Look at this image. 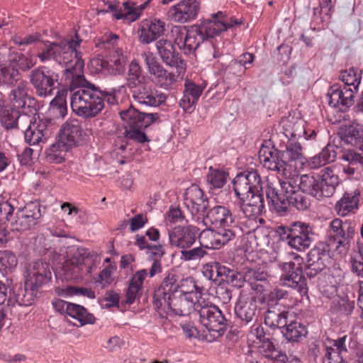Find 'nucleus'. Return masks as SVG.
Instances as JSON below:
<instances>
[{
  "label": "nucleus",
  "instance_id": "f257e3e1",
  "mask_svg": "<svg viewBox=\"0 0 363 363\" xmlns=\"http://www.w3.org/2000/svg\"><path fill=\"white\" fill-rule=\"evenodd\" d=\"M280 189L268 184L266 196L272 210L280 216L285 215L291 206L298 211H306L311 206V199L301 185V177H288L279 179Z\"/></svg>",
  "mask_w": 363,
  "mask_h": 363
},
{
  "label": "nucleus",
  "instance_id": "f03ea898",
  "mask_svg": "<svg viewBox=\"0 0 363 363\" xmlns=\"http://www.w3.org/2000/svg\"><path fill=\"white\" fill-rule=\"evenodd\" d=\"M50 279L48 263L38 260L30 264L27 269L24 287H19L13 292L15 303L19 306L32 305L39 289Z\"/></svg>",
  "mask_w": 363,
  "mask_h": 363
},
{
  "label": "nucleus",
  "instance_id": "7ed1b4c3",
  "mask_svg": "<svg viewBox=\"0 0 363 363\" xmlns=\"http://www.w3.org/2000/svg\"><path fill=\"white\" fill-rule=\"evenodd\" d=\"M121 120L125 123V138L140 144L149 143L150 140L143 131L150 125L162 122L159 113H145L130 105L126 109L119 111Z\"/></svg>",
  "mask_w": 363,
  "mask_h": 363
},
{
  "label": "nucleus",
  "instance_id": "20e7f679",
  "mask_svg": "<svg viewBox=\"0 0 363 363\" xmlns=\"http://www.w3.org/2000/svg\"><path fill=\"white\" fill-rule=\"evenodd\" d=\"M102 92L99 87L88 82L79 86L71 96L72 111L83 118H92L104 108Z\"/></svg>",
  "mask_w": 363,
  "mask_h": 363
},
{
  "label": "nucleus",
  "instance_id": "39448f33",
  "mask_svg": "<svg viewBox=\"0 0 363 363\" xmlns=\"http://www.w3.org/2000/svg\"><path fill=\"white\" fill-rule=\"evenodd\" d=\"M339 184V177L330 167H325L318 174H303L301 185L303 191L318 199L330 197Z\"/></svg>",
  "mask_w": 363,
  "mask_h": 363
},
{
  "label": "nucleus",
  "instance_id": "423d86ee",
  "mask_svg": "<svg viewBox=\"0 0 363 363\" xmlns=\"http://www.w3.org/2000/svg\"><path fill=\"white\" fill-rule=\"evenodd\" d=\"M196 313L199 315V323L213 333V339L223 335L230 324L223 311L206 299L197 302Z\"/></svg>",
  "mask_w": 363,
  "mask_h": 363
},
{
  "label": "nucleus",
  "instance_id": "0eeeda50",
  "mask_svg": "<svg viewBox=\"0 0 363 363\" xmlns=\"http://www.w3.org/2000/svg\"><path fill=\"white\" fill-rule=\"evenodd\" d=\"M6 211V219L10 221L11 230L13 232H25L38 223L42 213L40 205L38 202H30L22 209L18 210L12 217L13 208L7 202L2 204L1 209Z\"/></svg>",
  "mask_w": 363,
  "mask_h": 363
},
{
  "label": "nucleus",
  "instance_id": "6e6552de",
  "mask_svg": "<svg viewBox=\"0 0 363 363\" xmlns=\"http://www.w3.org/2000/svg\"><path fill=\"white\" fill-rule=\"evenodd\" d=\"M277 233L280 235V240L286 242L295 250L309 248L315 240V234L312 228L301 222L296 223L292 228L281 226Z\"/></svg>",
  "mask_w": 363,
  "mask_h": 363
},
{
  "label": "nucleus",
  "instance_id": "1a4fd4ad",
  "mask_svg": "<svg viewBox=\"0 0 363 363\" xmlns=\"http://www.w3.org/2000/svg\"><path fill=\"white\" fill-rule=\"evenodd\" d=\"M59 74L47 66L33 69L29 75V81L35 94L40 98L53 95L54 90L59 84Z\"/></svg>",
  "mask_w": 363,
  "mask_h": 363
},
{
  "label": "nucleus",
  "instance_id": "9d476101",
  "mask_svg": "<svg viewBox=\"0 0 363 363\" xmlns=\"http://www.w3.org/2000/svg\"><path fill=\"white\" fill-rule=\"evenodd\" d=\"M80 45H76L72 48L73 51L69 52L65 60L59 64L65 65L64 75L68 83L73 86H79L89 82L84 76V62L82 57L81 52L77 50Z\"/></svg>",
  "mask_w": 363,
  "mask_h": 363
},
{
  "label": "nucleus",
  "instance_id": "9b49d317",
  "mask_svg": "<svg viewBox=\"0 0 363 363\" xmlns=\"http://www.w3.org/2000/svg\"><path fill=\"white\" fill-rule=\"evenodd\" d=\"M233 187L237 197L263 196L262 180L256 170L238 174L233 179Z\"/></svg>",
  "mask_w": 363,
  "mask_h": 363
},
{
  "label": "nucleus",
  "instance_id": "f8f14e48",
  "mask_svg": "<svg viewBox=\"0 0 363 363\" xmlns=\"http://www.w3.org/2000/svg\"><path fill=\"white\" fill-rule=\"evenodd\" d=\"M82 41L77 34L74 35V38L72 37L60 38L52 43L48 41L45 45V49L38 54V57L41 62L53 59L58 63L61 62L65 60L64 55L67 56L69 52L74 50L72 48L76 45H80Z\"/></svg>",
  "mask_w": 363,
  "mask_h": 363
},
{
  "label": "nucleus",
  "instance_id": "ddd939ff",
  "mask_svg": "<svg viewBox=\"0 0 363 363\" xmlns=\"http://www.w3.org/2000/svg\"><path fill=\"white\" fill-rule=\"evenodd\" d=\"M166 303H163L160 308H155L157 311L166 313L169 315L184 316L189 315L192 311L196 313V306L199 301H194L187 296H184L182 294H177L174 296L165 300Z\"/></svg>",
  "mask_w": 363,
  "mask_h": 363
},
{
  "label": "nucleus",
  "instance_id": "4468645a",
  "mask_svg": "<svg viewBox=\"0 0 363 363\" xmlns=\"http://www.w3.org/2000/svg\"><path fill=\"white\" fill-rule=\"evenodd\" d=\"M296 264L293 262H283L281 267L284 273L280 277L282 285L287 286L298 291L301 295H306L308 286L306 279L302 274L300 267L295 269Z\"/></svg>",
  "mask_w": 363,
  "mask_h": 363
},
{
  "label": "nucleus",
  "instance_id": "2eb2a0df",
  "mask_svg": "<svg viewBox=\"0 0 363 363\" xmlns=\"http://www.w3.org/2000/svg\"><path fill=\"white\" fill-rule=\"evenodd\" d=\"M199 9L200 4L196 0H182L169 8L168 17L174 22L185 23L197 17Z\"/></svg>",
  "mask_w": 363,
  "mask_h": 363
},
{
  "label": "nucleus",
  "instance_id": "dca6fc26",
  "mask_svg": "<svg viewBox=\"0 0 363 363\" xmlns=\"http://www.w3.org/2000/svg\"><path fill=\"white\" fill-rule=\"evenodd\" d=\"M157 53L164 63L170 67H174L179 75L184 74L186 69V62L182 59L179 52L175 50L172 43L167 39H160L156 42Z\"/></svg>",
  "mask_w": 363,
  "mask_h": 363
},
{
  "label": "nucleus",
  "instance_id": "f3484780",
  "mask_svg": "<svg viewBox=\"0 0 363 363\" xmlns=\"http://www.w3.org/2000/svg\"><path fill=\"white\" fill-rule=\"evenodd\" d=\"M202 222L208 229L211 227L225 228L233 225L235 218L228 208L216 205L206 211Z\"/></svg>",
  "mask_w": 363,
  "mask_h": 363
},
{
  "label": "nucleus",
  "instance_id": "a211bd4d",
  "mask_svg": "<svg viewBox=\"0 0 363 363\" xmlns=\"http://www.w3.org/2000/svg\"><path fill=\"white\" fill-rule=\"evenodd\" d=\"M257 313L255 295L242 291L235 306V313L243 324L252 322Z\"/></svg>",
  "mask_w": 363,
  "mask_h": 363
},
{
  "label": "nucleus",
  "instance_id": "6ab92c4d",
  "mask_svg": "<svg viewBox=\"0 0 363 363\" xmlns=\"http://www.w3.org/2000/svg\"><path fill=\"white\" fill-rule=\"evenodd\" d=\"M281 150L271 147V141H265L259 151V159L263 166L269 170L275 171L284 176Z\"/></svg>",
  "mask_w": 363,
  "mask_h": 363
},
{
  "label": "nucleus",
  "instance_id": "aec40b11",
  "mask_svg": "<svg viewBox=\"0 0 363 363\" xmlns=\"http://www.w3.org/2000/svg\"><path fill=\"white\" fill-rule=\"evenodd\" d=\"M199 230V228L191 225L174 228L168 233L169 246L182 249L190 247L195 242Z\"/></svg>",
  "mask_w": 363,
  "mask_h": 363
},
{
  "label": "nucleus",
  "instance_id": "412c9836",
  "mask_svg": "<svg viewBox=\"0 0 363 363\" xmlns=\"http://www.w3.org/2000/svg\"><path fill=\"white\" fill-rule=\"evenodd\" d=\"M178 277L176 274L169 272L163 279L160 286L155 290L153 294V306L155 308H160L169 296H175L179 293Z\"/></svg>",
  "mask_w": 363,
  "mask_h": 363
},
{
  "label": "nucleus",
  "instance_id": "4be33fe9",
  "mask_svg": "<svg viewBox=\"0 0 363 363\" xmlns=\"http://www.w3.org/2000/svg\"><path fill=\"white\" fill-rule=\"evenodd\" d=\"M184 204L192 216V219L199 213H206L209 208L208 199L198 186H192L185 193Z\"/></svg>",
  "mask_w": 363,
  "mask_h": 363
},
{
  "label": "nucleus",
  "instance_id": "5701e85b",
  "mask_svg": "<svg viewBox=\"0 0 363 363\" xmlns=\"http://www.w3.org/2000/svg\"><path fill=\"white\" fill-rule=\"evenodd\" d=\"M82 135V128L77 119L67 121L59 130L57 142L62 147L71 150L77 145Z\"/></svg>",
  "mask_w": 363,
  "mask_h": 363
},
{
  "label": "nucleus",
  "instance_id": "b1692460",
  "mask_svg": "<svg viewBox=\"0 0 363 363\" xmlns=\"http://www.w3.org/2000/svg\"><path fill=\"white\" fill-rule=\"evenodd\" d=\"M282 165L284 168V177H293L292 172H296V163H303L302 148L298 143H294L289 140L285 150H281Z\"/></svg>",
  "mask_w": 363,
  "mask_h": 363
},
{
  "label": "nucleus",
  "instance_id": "393cba45",
  "mask_svg": "<svg viewBox=\"0 0 363 363\" xmlns=\"http://www.w3.org/2000/svg\"><path fill=\"white\" fill-rule=\"evenodd\" d=\"M15 85L16 86L11 89L9 96L12 105L11 108L19 111L22 109L23 111L27 108L31 112L33 104H35V99L28 94V82L26 80L19 79Z\"/></svg>",
  "mask_w": 363,
  "mask_h": 363
},
{
  "label": "nucleus",
  "instance_id": "a878e982",
  "mask_svg": "<svg viewBox=\"0 0 363 363\" xmlns=\"http://www.w3.org/2000/svg\"><path fill=\"white\" fill-rule=\"evenodd\" d=\"M165 31V23L158 18L145 19L141 22L138 30L140 42L143 44H149L160 37Z\"/></svg>",
  "mask_w": 363,
  "mask_h": 363
},
{
  "label": "nucleus",
  "instance_id": "bb28decb",
  "mask_svg": "<svg viewBox=\"0 0 363 363\" xmlns=\"http://www.w3.org/2000/svg\"><path fill=\"white\" fill-rule=\"evenodd\" d=\"M0 61L8 62L12 67H17L23 72L29 70L35 65V61L30 55L19 53L4 45L0 47Z\"/></svg>",
  "mask_w": 363,
  "mask_h": 363
},
{
  "label": "nucleus",
  "instance_id": "cd10ccee",
  "mask_svg": "<svg viewBox=\"0 0 363 363\" xmlns=\"http://www.w3.org/2000/svg\"><path fill=\"white\" fill-rule=\"evenodd\" d=\"M30 121L28 113L21 114L19 110L9 108L0 111V123L7 130L23 129Z\"/></svg>",
  "mask_w": 363,
  "mask_h": 363
},
{
  "label": "nucleus",
  "instance_id": "c85d7f7f",
  "mask_svg": "<svg viewBox=\"0 0 363 363\" xmlns=\"http://www.w3.org/2000/svg\"><path fill=\"white\" fill-rule=\"evenodd\" d=\"M225 16L222 11H219L212 15V19L205 20L197 24L205 40L218 35L221 32L232 28V24H225L223 21Z\"/></svg>",
  "mask_w": 363,
  "mask_h": 363
},
{
  "label": "nucleus",
  "instance_id": "c756f323",
  "mask_svg": "<svg viewBox=\"0 0 363 363\" xmlns=\"http://www.w3.org/2000/svg\"><path fill=\"white\" fill-rule=\"evenodd\" d=\"M48 120H40L38 122L32 121L30 117V121L28 123V127L26 126L24 130L25 141L29 145H39L45 140V135L47 131Z\"/></svg>",
  "mask_w": 363,
  "mask_h": 363
},
{
  "label": "nucleus",
  "instance_id": "7c9ffc66",
  "mask_svg": "<svg viewBox=\"0 0 363 363\" xmlns=\"http://www.w3.org/2000/svg\"><path fill=\"white\" fill-rule=\"evenodd\" d=\"M238 198L241 211L245 217L255 219L262 214L264 208L263 196H245Z\"/></svg>",
  "mask_w": 363,
  "mask_h": 363
},
{
  "label": "nucleus",
  "instance_id": "2f4dec72",
  "mask_svg": "<svg viewBox=\"0 0 363 363\" xmlns=\"http://www.w3.org/2000/svg\"><path fill=\"white\" fill-rule=\"evenodd\" d=\"M66 262L69 264L76 266L81 269L83 267L87 272H91V267L98 262L96 255L90 252L84 251L81 253L80 251H66Z\"/></svg>",
  "mask_w": 363,
  "mask_h": 363
},
{
  "label": "nucleus",
  "instance_id": "473e14b6",
  "mask_svg": "<svg viewBox=\"0 0 363 363\" xmlns=\"http://www.w3.org/2000/svg\"><path fill=\"white\" fill-rule=\"evenodd\" d=\"M359 191L355 190L353 192H345L342 198L337 202L335 209L337 213L341 216H345L358 208L359 201Z\"/></svg>",
  "mask_w": 363,
  "mask_h": 363
},
{
  "label": "nucleus",
  "instance_id": "72a5a7b5",
  "mask_svg": "<svg viewBox=\"0 0 363 363\" xmlns=\"http://www.w3.org/2000/svg\"><path fill=\"white\" fill-rule=\"evenodd\" d=\"M289 311L280 308H267L264 315V323L268 327L283 329L289 322Z\"/></svg>",
  "mask_w": 363,
  "mask_h": 363
},
{
  "label": "nucleus",
  "instance_id": "f704fd0d",
  "mask_svg": "<svg viewBox=\"0 0 363 363\" xmlns=\"http://www.w3.org/2000/svg\"><path fill=\"white\" fill-rule=\"evenodd\" d=\"M281 333L288 342H298L307 333L306 326L296 320H289Z\"/></svg>",
  "mask_w": 363,
  "mask_h": 363
},
{
  "label": "nucleus",
  "instance_id": "c9c22d12",
  "mask_svg": "<svg viewBox=\"0 0 363 363\" xmlns=\"http://www.w3.org/2000/svg\"><path fill=\"white\" fill-rule=\"evenodd\" d=\"M182 50L184 53L194 52L205 40L204 35L201 33L197 24L193 25L188 28Z\"/></svg>",
  "mask_w": 363,
  "mask_h": 363
},
{
  "label": "nucleus",
  "instance_id": "e433bc0d",
  "mask_svg": "<svg viewBox=\"0 0 363 363\" xmlns=\"http://www.w3.org/2000/svg\"><path fill=\"white\" fill-rule=\"evenodd\" d=\"M147 275L145 269H141L137 272L130 281L128 287L126 290L127 303L131 304L139 298L142 291L143 281Z\"/></svg>",
  "mask_w": 363,
  "mask_h": 363
},
{
  "label": "nucleus",
  "instance_id": "4c0bfd02",
  "mask_svg": "<svg viewBox=\"0 0 363 363\" xmlns=\"http://www.w3.org/2000/svg\"><path fill=\"white\" fill-rule=\"evenodd\" d=\"M202 290L203 287L199 286L191 277L182 279L179 283V294L196 301L205 299L202 297Z\"/></svg>",
  "mask_w": 363,
  "mask_h": 363
},
{
  "label": "nucleus",
  "instance_id": "58836bf2",
  "mask_svg": "<svg viewBox=\"0 0 363 363\" xmlns=\"http://www.w3.org/2000/svg\"><path fill=\"white\" fill-rule=\"evenodd\" d=\"M228 176V173L224 170L214 169L211 167L206 175V182L209 191L215 193L213 191L223 188L226 184Z\"/></svg>",
  "mask_w": 363,
  "mask_h": 363
},
{
  "label": "nucleus",
  "instance_id": "ea45409f",
  "mask_svg": "<svg viewBox=\"0 0 363 363\" xmlns=\"http://www.w3.org/2000/svg\"><path fill=\"white\" fill-rule=\"evenodd\" d=\"M336 157L335 147L333 145L328 144L319 154L311 158L310 166L313 169L319 168L328 163L334 162Z\"/></svg>",
  "mask_w": 363,
  "mask_h": 363
},
{
  "label": "nucleus",
  "instance_id": "a19ab883",
  "mask_svg": "<svg viewBox=\"0 0 363 363\" xmlns=\"http://www.w3.org/2000/svg\"><path fill=\"white\" fill-rule=\"evenodd\" d=\"M362 70L357 67H350L349 69L341 70L339 74V79L347 86L352 87L355 91H358V87L362 79Z\"/></svg>",
  "mask_w": 363,
  "mask_h": 363
},
{
  "label": "nucleus",
  "instance_id": "79ce46f5",
  "mask_svg": "<svg viewBox=\"0 0 363 363\" xmlns=\"http://www.w3.org/2000/svg\"><path fill=\"white\" fill-rule=\"evenodd\" d=\"M67 315L79 320L82 325L94 323L95 320L93 314L89 313L86 308L72 303H71Z\"/></svg>",
  "mask_w": 363,
  "mask_h": 363
},
{
  "label": "nucleus",
  "instance_id": "37998d69",
  "mask_svg": "<svg viewBox=\"0 0 363 363\" xmlns=\"http://www.w3.org/2000/svg\"><path fill=\"white\" fill-rule=\"evenodd\" d=\"M147 77L143 74V70L136 60H133L128 65V71L126 77V82L125 86L133 85L147 80Z\"/></svg>",
  "mask_w": 363,
  "mask_h": 363
},
{
  "label": "nucleus",
  "instance_id": "c03bdc74",
  "mask_svg": "<svg viewBox=\"0 0 363 363\" xmlns=\"http://www.w3.org/2000/svg\"><path fill=\"white\" fill-rule=\"evenodd\" d=\"M289 298V292L283 289H281L278 286L273 288L269 293H267L264 296V299L267 303V308H280L281 305L279 302L281 300H285Z\"/></svg>",
  "mask_w": 363,
  "mask_h": 363
},
{
  "label": "nucleus",
  "instance_id": "a18cd8bd",
  "mask_svg": "<svg viewBox=\"0 0 363 363\" xmlns=\"http://www.w3.org/2000/svg\"><path fill=\"white\" fill-rule=\"evenodd\" d=\"M6 63L0 64V86H12L20 79L19 73L13 67H7Z\"/></svg>",
  "mask_w": 363,
  "mask_h": 363
},
{
  "label": "nucleus",
  "instance_id": "49530a36",
  "mask_svg": "<svg viewBox=\"0 0 363 363\" xmlns=\"http://www.w3.org/2000/svg\"><path fill=\"white\" fill-rule=\"evenodd\" d=\"M142 55L144 57L145 63L149 74L153 75L157 82L162 74H165L164 68L158 62L156 57L154 56L152 53H144Z\"/></svg>",
  "mask_w": 363,
  "mask_h": 363
},
{
  "label": "nucleus",
  "instance_id": "de8ad7c7",
  "mask_svg": "<svg viewBox=\"0 0 363 363\" xmlns=\"http://www.w3.org/2000/svg\"><path fill=\"white\" fill-rule=\"evenodd\" d=\"M263 352L267 358L279 363H285L288 359L286 354L279 350L269 338L263 342Z\"/></svg>",
  "mask_w": 363,
  "mask_h": 363
},
{
  "label": "nucleus",
  "instance_id": "09e8293b",
  "mask_svg": "<svg viewBox=\"0 0 363 363\" xmlns=\"http://www.w3.org/2000/svg\"><path fill=\"white\" fill-rule=\"evenodd\" d=\"M69 150V148L62 147L61 144L56 141L50 147L47 159L51 162L60 164L65 161V156Z\"/></svg>",
  "mask_w": 363,
  "mask_h": 363
},
{
  "label": "nucleus",
  "instance_id": "8fccbe9b",
  "mask_svg": "<svg viewBox=\"0 0 363 363\" xmlns=\"http://www.w3.org/2000/svg\"><path fill=\"white\" fill-rule=\"evenodd\" d=\"M50 112L56 118H63L67 113L66 100L62 94H58L50 102Z\"/></svg>",
  "mask_w": 363,
  "mask_h": 363
},
{
  "label": "nucleus",
  "instance_id": "3c124183",
  "mask_svg": "<svg viewBox=\"0 0 363 363\" xmlns=\"http://www.w3.org/2000/svg\"><path fill=\"white\" fill-rule=\"evenodd\" d=\"M327 251H308L306 254L307 268L313 269L315 272L322 271L325 264L322 260V256L325 255Z\"/></svg>",
  "mask_w": 363,
  "mask_h": 363
},
{
  "label": "nucleus",
  "instance_id": "603ef678",
  "mask_svg": "<svg viewBox=\"0 0 363 363\" xmlns=\"http://www.w3.org/2000/svg\"><path fill=\"white\" fill-rule=\"evenodd\" d=\"M202 91L203 89L200 86L193 82H186L185 84L184 96L182 101L185 103L187 100L189 105L194 104L197 102Z\"/></svg>",
  "mask_w": 363,
  "mask_h": 363
},
{
  "label": "nucleus",
  "instance_id": "864d4df0",
  "mask_svg": "<svg viewBox=\"0 0 363 363\" xmlns=\"http://www.w3.org/2000/svg\"><path fill=\"white\" fill-rule=\"evenodd\" d=\"M235 238V233L231 229H223L221 232L216 233L214 235V240L212 242V246H206V248L216 250L228 244Z\"/></svg>",
  "mask_w": 363,
  "mask_h": 363
},
{
  "label": "nucleus",
  "instance_id": "5fc2aeb1",
  "mask_svg": "<svg viewBox=\"0 0 363 363\" xmlns=\"http://www.w3.org/2000/svg\"><path fill=\"white\" fill-rule=\"evenodd\" d=\"M111 61L114 67L113 69L114 74L120 75L125 72L127 59L121 49L117 48L114 50Z\"/></svg>",
  "mask_w": 363,
  "mask_h": 363
},
{
  "label": "nucleus",
  "instance_id": "6e6d98bb",
  "mask_svg": "<svg viewBox=\"0 0 363 363\" xmlns=\"http://www.w3.org/2000/svg\"><path fill=\"white\" fill-rule=\"evenodd\" d=\"M126 88L129 89L133 98L139 101L148 93L149 89L152 88V85L147 79L139 83L133 84Z\"/></svg>",
  "mask_w": 363,
  "mask_h": 363
},
{
  "label": "nucleus",
  "instance_id": "4d7b16f0",
  "mask_svg": "<svg viewBox=\"0 0 363 363\" xmlns=\"http://www.w3.org/2000/svg\"><path fill=\"white\" fill-rule=\"evenodd\" d=\"M150 0H147L138 7H135V4H130L129 1L123 3L124 10L125 11V18L134 21L141 15L143 11L147 7Z\"/></svg>",
  "mask_w": 363,
  "mask_h": 363
},
{
  "label": "nucleus",
  "instance_id": "13d9d810",
  "mask_svg": "<svg viewBox=\"0 0 363 363\" xmlns=\"http://www.w3.org/2000/svg\"><path fill=\"white\" fill-rule=\"evenodd\" d=\"M347 340V335L339 337L335 340L328 339L327 340L328 345H326L325 347H330L334 350V352L336 353V354H338L339 356H343L344 354L348 352L346 345Z\"/></svg>",
  "mask_w": 363,
  "mask_h": 363
},
{
  "label": "nucleus",
  "instance_id": "bf43d9fd",
  "mask_svg": "<svg viewBox=\"0 0 363 363\" xmlns=\"http://www.w3.org/2000/svg\"><path fill=\"white\" fill-rule=\"evenodd\" d=\"M352 87L344 86L340 85V106L347 109L354 104V93H357Z\"/></svg>",
  "mask_w": 363,
  "mask_h": 363
},
{
  "label": "nucleus",
  "instance_id": "052dcab7",
  "mask_svg": "<svg viewBox=\"0 0 363 363\" xmlns=\"http://www.w3.org/2000/svg\"><path fill=\"white\" fill-rule=\"evenodd\" d=\"M333 303L337 311L347 315L351 314L354 308V302L350 301L347 296H338Z\"/></svg>",
  "mask_w": 363,
  "mask_h": 363
},
{
  "label": "nucleus",
  "instance_id": "680f3d73",
  "mask_svg": "<svg viewBox=\"0 0 363 363\" xmlns=\"http://www.w3.org/2000/svg\"><path fill=\"white\" fill-rule=\"evenodd\" d=\"M340 159L347 162L348 165L363 166V156L357 153L353 150H347L342 152Z\"/></svg>",
  "mask_w": 363,
  "mask_h": 363
},
{
  "label": "nucleus",
  "instance_id": "e2e57ef3",
  "mask_svg": "<svg viewBox=\"0 0 363 363\" xmlns=\"http://www.w3.org/2000/svg\"><path fill=\"white\" fill-rule=\"evenodd\" d=\"M112 274L113 268L110 266L105 267L96 278L94 281L95 285L101 289L106 288L111 284L113 280Z\"/></svg>",
  "mask_w": 363,
  "mask_h": 363
},
{
  "label": "nucleus",
  "instance_id": "0e129e2a",
  "mask_svg": "<svg viewBox=\"0 0 363 363\" xmlns=\"http://www.w3.org/2000/svg\"><path fill=\"white\" fill-rule=\"evenodd\" d=\"M174 74L172 72H167L165 69V74H162L161 77L156 82L158 85L165 89L172 88V86L177 81L178 78H182L183 74L179 75V72Z\"/></svg>",
  "mask_w": 363,
  "mask_h": 363
},
{
  "label": "nucleus",
  "instance_id": "69168bd1",
  "mask_svg": "<svg viewBox=\"0 0 363 363\" xmlns=\"http://www.w3.org/2000/svg\"><path fill=\"white\" fill-rule=\"evenodd\" d=\"M41 40V35L38 33L22 36L18 34L14 35L11 40L16 45H30Z\"/></svg>",
  "mask_w": 363,
  "mask_h": 363
},
{
  "label": "nucleus",
  "instance_id": "338daca9",
  "mask_svg": "<svg viewBox=\"0 0 363 363\" xmlns=\"http://www.w3.org/2000/svg\"><path fill=\"white\" fill-rule=\"evenodd\" d=\"M350 262L352 272L363 277V251H352Z\"/></svg>",
  "mask_w": 363,
  "mask_h": 363
},
{
  "label": "nucleus",
  "instance_id": "774afa93",
  "mask_svg": "<svg viewBox=\"0 0 363 363\" xmlns=\"http://www.w3.org/2000/svg\"><path fill=\"white\" fill-rule=\"evenodd\" d=\"M323 363H348L343 356L336 354L334 350L330 347H324Z\"/></svg>",
  "mask_w": 363,
  "mask_h": 363
}]
</instances>
